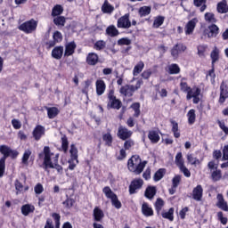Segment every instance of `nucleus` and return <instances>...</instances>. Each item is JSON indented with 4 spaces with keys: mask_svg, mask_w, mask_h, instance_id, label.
<instances>
[{
    "mask_svg": "<svg viewBox=\"0 0 228 228\" xmlns=\"http://www.w3.org/2000/svg\"><path fill=\"white\" fill-rule=\"evenodd\" d=\"M39 159H44L43 165L45 167V170L47 168H56L57 172H62L63 167L58 164V154H54L51 152V148L49 146H45L43 152L38 154Z\"/></svg>",
    "mask_w": 228,
    "mask_h": 228,
    "instance_id": "nucleus-1",
    "label": "nucleus"
},
{
    "mask_svg": "<svg viewBox=\"0 0 228 228\" xmlns=\"http://www.w3.org/2000/svg\"><path fill=\"white\" fill-rule=\"evenodd\" d=\"M127 165L130 172H134L135 175H140V174L143 172L145 165H147V161L142 162V159H140V156L134 155L128 159Z\"/></svg>",
    "mask_w": 228,
    "mask_h": 228,
    "instance_id": "nucleus-2",
    "label": "nucleus"
},
{
    "mask_svg": "<svg viewBox=\"0 0 228 228\" xmlns=\"http://www.w3.org/2000/svg\"><path fill=\"white\" fill-rule=\"evenodd\" d=\"M12 149L6 145H1L0 146V152L4 156L0 159V177H3L4 175V168H5V161L6 158H10V152Z\"/></svg>",
    "mask_w": 228,
    "mask_h": 228,
    "instance_id": "nucleus-3",
    "label": "nucleus"
},
{
    "mask_svg": "<svg viewBox=\"0 0 228 228\" xmlns=\"http://www.w3.org/2000/svg\"><path fill=\"white\" fill-rule=\"evenodd\" d=\"M37 26H38V23L37 22V20H30L22 23L19 27V29L20 31H23L24 33H33V31L37 30Z\"/></svg>",
    "mask_w": 228,
    "mask_h": 228,
    "instance_id": "nucleus-4",
    "label": "nucleus"
},
{
    "mask_svg": "<svg viewBox=\"0 0 228 228\" xmlns=\"http://www.w3.org/2000/svg\"><path fill=\"white\" fill-rule=\"evenodd\" d=\"M109 103L108 106L113 110H120L122 108V102L115 96V91L110 90L108 94Z\"/></svg>",
    "mask_w": 228,
    "mask_h": 228,
    "instance_id": "nucleus-5",
    "label": "nucleus"
},
{
    "mask_svg": "<svg viewBox=\"0 0 228 228\" xmlns=\"http://www.w3.org/2000/svg\"><path fill=\"white\" fill-rule=\"evenodd\" d=\"M117 136L119 137L120 140H129V138L133 136V131L120 125L118 129Z\"/></svg>",
    "mask_w": 228,
    "mask_h": 228,
    "instance_id": "nucleus-6",
    "label": "nucleus"
},
{
    "mask_svg": "<svg viewBox=\"0 0 228 228\" xmlns=\"http://www.w3.org/2000/svg\"><path fill=\"white\" fill-rule=\"evenodd\" d=\"M118 28L129 29L131 28V20H129V13L125 14L118 20Z\"/></svg>",
    "mask_w": 228,
    "mask_h": 228,
    "instance_id": "nucleus-7",
    "label": "nucleus"
},
{
    "mask_svg": "<svg viewBox=\"0 0 228 228\" xmlns=\"http://www.w3.org/2000/svg\"><path fill=\"white\" fill-rule=\"evenodd\" d=\"M143 186V180L142 178L135 179L131 182V184L129 185V193L130 195H134V193H136V190H140Z\"/></svg>",
    "mask_w": 228,
    "mask_h": 228,
    "instance_id": "nucleus-8",
    "label": "nucleus"
},
{
    "mask_svg": "<svg viewBox=\"0 0 228 228\" xmlns=\"http://www.w3.org/2000/svg\"><path fill=\"white\" fill-rule=\"evenodd\" d=\"M226 99H228V86L223 81L220 86L219 104H224Z\"/></svg>",
    "mask_w": 228,
    "mask_h": 228,
    "instance_id": "nucleus-9",
    "label": "nucleus"
},
{
    "mask_svg": "<svg viewBox=\"0 0 228 228\" xmlns=\"http://www.w3.org/2000/svg\"><path fill=\"white\" fill-rule=\"evenodd\" d=\"M119 94L125 97H133V94H134V86L126 85L121 86L119 89Z\"/></svg>",
    "mask_w": 228,
    "mask_h": 228,
    "instance_id": "nucleus-10",
    "label": "nucleus"
},
{
    "mask_svg": "<svg viewBox=\"0 0 228 228\" xmlns=\"http://www.w3.org/2000/svg\"><path fill=\"white\" fill-rule=\"evenodd\" d=\"M186 51V46L183 44H176L172 49H171V56L173 58H179V54L181 53H184Z\"/></svg>",
    "mask_w": 228,
    "mask_h": 228,
    "instance_id": "nucleus-11",
    "label": "nucleus"
},
{
    "mask_svg": "<svg viewBox=\"0 0 228 228\" xmlns=\"http://www.w3.org/2000/svg\"><path fill=\"white\" fill-rule=\"evenodd\" d=\"M220 28L216 24L208 26V28L205 30V33L208 35V38H215L218 36Z\"/></svg>",
    "mask_w": 228,
    "mask_h": 228,
    "instance_id": "nucleus-12",
    "label": "nucleus"
},
{
    "mask_svg": "<svg viewBox=\"0 0 228 228\" xmlns=\"http://www.w3.org/2000/svg\"><path fill=\"white\" fill-rule=\"evenodd\" d=\"M104 212L99 207H95L93 210V220L94 222H102Z\"/></svg>",
    "mask_w": 228,
    "mask_h": 228,
    "instance_id": "nucleus-13",
    "label": "nucleus"
},
{
    "mask_svg": "<svg viewBox=\"0 0 228 228\" xmlns=\"http://www.w3.org/2000/svg\"><path fill=\"white\" fill-rule=\"evenodd\" d=\"M204 192V189H202V185H197L192 190V199L194 200H197L200 202V200H202V193Z\"/></svg>",
    "mask_w": 228,
    "mask_h": 228,
    "instance_id": "nucleus-14",
    "label": "nucleus"
},
{
    "mask_svg": "<svg viewBox=\"0 0 228 228\" xmlns=\"http://www.w3.org/2000/svg\"><path fill=\"white\" fill-rule=\"evenodd\" d=\"M198 22H199V20L197 18H193L189 22H187L185 26V35H191Z\"/></svg>",
    "mask_w": 228,
    "mask_h": 228,
    "instance_id": "nucleus-15",
    "label": "nucleus"
},
{
    "mask_svg": "<svg viewBox=\"0 0 228 228\" xmlns=\"http://www.w3.org/2000/svg\"><path fill=\"white\" fill-rule=\"evenodd\" d=\"M45 134V127L40 125L37 126L33 131V136L35 140H37V142H38V140H40V138H42V136H44Z\"/></svg>",
    "mask_w": 228,
    "mask_h": 228,
    "instance_id": "nucleus-16",
    "label": "nucleus"
},
{
    "mask_svg": "<svg viewBox=\"0 0 228 228\" xmlns=\"http://www.w3.org/2000/svg\"><path fill=\"white\" fill-rule=\"evenodd\" d=\"M217 203L216 206L219 208V209H222L223 211H228V205L227 201L224 199V195L217 194Z\"/></svg>",
    "mask_w": 228,
    "mask_h": 228,
    "instance_id": "nucleus-17",
    "label": "nucleus"
},
{
    "mask_svg": "<svg viewBox=\"0 0 228 228\" xmlns=\"http://www.w3.org/2000/svg\"><path fill=\"white\" fill-rule=\"evenodd\" d=\"M86 63L87 65L95 66L99 63V55L95 53H88L86 57Z\"/></svg>",
    "mask_w": 228,
    "mask_h": 228,
    "instance_id": "nucleus-18",
    "label": "nucleus"
},
{
    "mask_svg": "<svg viewBox=\"0 0 228 228\" xmlns=\"http://www.w3.org/2000/svg\"><path fill=\"white\" fill-rule=\"evenodd\" d=\"M52 56L55 60H61V56H63V46H57L53 49Z\"/></svg>",
    "mask_w": 228,
    "mask_h": 228,
    "instance_id": "nucleus-19",
    "label": "nucleus"
},
{
    "mask_svg": "<svg viewBox=\"0 0 228 228\" xmlns=\"http://www.w3.org/2000/svg\"><path fill=\"white\" fill-rule=\"evenodd\" d=\"M106 90V84L103 80H97L96 81V94L97 95H102Z\"/></svg>",
    "mask_w": 228,
    "mask_h": 228,
    "instance_id": "nucleus-20",
    "label": "nucleus"
},
{
    "mask_svg": "<svg viewBox=\"0 0 228 228\" xmlns=\"http://www.w3.org/2000/svg\"><path fill=\"white\" fill-rule=\"evenodd\" d=\"M77 152H78V151H77V147H76V144H71L70 150H69L71 161L79 163V160H77V158H78Z\"/></svg>",
    "mask_w": 228,
    "mask_h": 228,
    "instance_id": "nucleus-21",
    "label": "nucleus"
},
{
    "mask_svg": "<svg viewBox=\"0 0 228 228\" xmlns=\"http://www.w3.org/2000/svg\"><path fill=\"white\" fill-rule=\"evenodd\" d=\"M74 51H76V43L70 42L66 45L64 55L72 56V54H74Z\"/></svg>",
    "mask_w": 228,
    "mask_h": 228,
    "instance_id": "nucleus-22",
    "label": "nucleus"
},
{
    "mask_svg": "<svg viewBox=\"0 0 228 228\" xmlns=\"http://www.w3.org/2000/svg\"><path fill=\"white\" fill-rule=\"evenodd\" d=\"M35 211V206L30 204H26L21 207V213L24 216H28L29 213H33Z\"/></svg>",
    "mask_w": 228,
    "mask_h": 228,
    "instance_id": "nucleus-23",
    "label": "nucleus"
},
{
    "mask_svg": "<svg viewBox=\"0 0 228 228\" xmlns=\"http://www.w3.org/2000/svg\"><path fill=\"white\" fill-rule=\"evenodd\" d=\"M148 138L151 143H158L160 140L159 134L154 130L149 132Z\"/></svg>",
    "mask_w": 228,
    "mask_h": 228,
    "instance_id": "nucleus-24",
    "label": "nucleus"
},
{
    "mask_svg": "<svg viewBox=\"0 0 228 228\" xmlns=\"http://www.w3.org/2000/svg\"><path fill=\"white\" fill-rule=\"evenodd\" d=\"M200 95V88H191L188 93H187V96L186 99L187 101H190L191 99H193V97H197Z\"/></svg>",
    "mask_w": 228,
    "mask_h": 228,
    "instance_id": "nucleus-25",
    "label": "nucleus"
},
{
    "mask_svg": "<svg viewBox=\"0 0 228 228\" xmlns=\"http://www.w3.org/2000/svg\"><path fill=\"white\" fill-rule=\"evenodd\" d=\"M114 10H115V7L110 4L108 0H105L102 6V12H103V13H113Z\"/></svg>",
    "mask_w": 228,
    "mask_h": 228,
    "instance_id": "nucleus-26",
    "label": "nucleus"
},
{
    "mask_svg": "<svg viewBox=\"0 0 228 228\" xmlns=\"http://www.w3.org/2000/svg\"><path fill=\"white\" fill-rule=\"evenodd\" d=\"M217 12H218V13H227L228 6H227L226 0H223L222 2L217 4Z\"/></svg>",
    "mask_w": 228,
    "mask_h": 228,
    "instance_id": "nucleus-27",
    "label": "nucleus"
},
{
    "mask_svg": "<svg viewBox=\"0 0 228 228\" xmlns=\"http://www.w3.org/2000/svg\"><path fill=\"white\" fill-rule=\"evenodd\" d=\"M48 118H55L60 110L56 107H46Z\"/></svg>",
    "mask_w": 228,
    "mask_h": 228,
    "instance_id": "nucleus-28",
    "label": "nucleus"
},
{
    "mask_svg": "<svg viewBox=\"0 0 228 228\" xmlns=\"http://www.w3.org/2000/svg\"><path fill=\"white\" fill-rule=\"evenodd\" d=\"M65 22H67V19L64 16H57L53 19V23L59 28H63Z\"/></svg>",
    "mask_w": 228,
    "mask_h": 228,
    "instance_id": "nucleus-29",
    "label": "nucleus"
},
{
    "mask_svg": "<svg viewBox=\"0 0 228 228\" xmlns=\"http://www.w3.org/2000/svg\"><path fill=\"white\" fill-rule=\"evenodd\" d=\"M151 6H142L140 7L138 13L140 17H147V15H151Z\"/></svg>",
    "mask_w": 228,
    "mask_h": 228,
    "instance_id": "nucleus-30",
    "label": "nucleus"
},
{
    "mask_svg": "<svg viewBox=\"0 0 228 228\" xmlns=\"http://www.w3.org/2000/svg\"><path fill=\"white\" fill-rule=\"evenodd\" d=\"M142 211L144 216H152L154 215V211H152V208L147 203L142 204Z\"/></svg>",
    "mask_w": 228,
    "mask_h": 228,
    "instance_id": "nucleus-31",
    "label": "nucleus"
},
{
    "mask_svg": "<svg viewBox=\"0 0 228 228\" xmlns=\"http://www.w3.org/2000/svg\"><path fill=\"white\" fill-rule=\"evenodd\" d=\"M208 0H194V6H197V8H200V12H206V8H208V5H206Z\"/></svg>",
    "mask_w": 228,
    "mask_h": 228,
    "instance_id": "nucleus-32",
    "label": "nucleus"
},
{
    "mask_svg": "<svg viewBox=\"0 0 228 228\" xmlns=\"http://www.w3.org/2000/svg\"><path fill=\"white\" fill-rule=\"evenodd\" d=\"M63 13V7L60 4L55 5L52 10V17H59Z\"/></svg>",
    "mask_w": 228,
    "mask_h": 228,
    "instance_id": "nucleus-33",
    "label": "nucleus"
},
{
    "mask_svg": "<svg viewBox=\"0 0 228 228\" xmlns=\"http://www.w3.org/2000/svg\"><path fill=\"white\" fill-rule=\"evenodd\" d=\"M165 174H167V169H165V168H160V169H159V170L155 173V175H154V176H153L154 181H156V182L161 181V178H162V177H165Z\"/></svg>",
    "mask_w": 228,
    "mask_h": 228,
    "instance_id": "nucleus-34",
    "label": "nucleus"
},
{
    "mask_svg": "<svg viewBox=\"0 0 228 228\" xmlns=\"http://www.w3.org/2000/svg\"><path fill=\"white\" fill-rule=\"evenodd\" d=\"M170 122L172 124V131L174 133L175 138H179L181 136V133H179V125L177 124V122L172 119L170 120Z\"/></svg>",
    "mask_w": 228,
    "mask_h": 228,
    "instance_id": "nucleus-35",
    "label": "nucleus"
},
{
    "mask_svg": "<svg viewBox=\"0 0 228 228\" xmlns=\"http://www.w3.org/2000/svg\"><path fill=\"white\" fill-rule=\"evenodd\" d=\"M147 199H154V195H156V187L149 186L144 193Z\"/></svg>",
    "mask_w": 228,
    "mask_h": 228,
    "instance_id": "nucleus-36",
    "label": "nucleus"
},
{
    "mask_svg": "<svg viewBox=\"0 0 228 228\" xmlns=\"http://www.w3.org/2000/svg\"><path fill=\"white\" fill-rule=\"evenodd\" d=\"M102 140L105 142V145L111 147V144L113 143V136H111L110 133L104 134L102 135Z\"/></svg>",
    "mask_w": 228,
    "mask_h": 228,
    "instance_id": "nucleus-37",
    "label": "nucleus"
},
{
    "mask_svg": "<svg viewBox=\"0 0 228 228\" xmlns=\"http://www.w3.org/2000/svg\"><path fill=\"white\" fill-rule=\"evenodd\" d=\"M143 67H145V64L143 61H139L134 68L133 74L134 76H138L142 70H143Z\"/></svg>",
    "mask_w": 228,
    "mask_h": 228,
    "instance_id": "nucleus-38",
    "label": "nucleus"
},
{
    "mask_svg": "<svg viewBox=\"0 0 228 228\" xmlns=\"http://www.w3.org/2000/svg\"><path fill=\"white\" fill-rule=\"evenodd\" d=\"M175 165L179 167L184 166V159H183V152H178L175 159Z\"/></svg>",
    "mask_w": 228,
    "mask_h": 228,
    "instance_id": "nucleus-39",
    "label": "nucleus"
},
{
    "mask_svg": "<svg viewBox=\"0 0 228 228\" xmlns=\"http://www.w3.org/2000/svg\"><path fill=\"white\" fill-rule=\"evenodd\" d=\"M106 33L109 37H117L118 35V29H117L115 26L111 25L107 28Z\"/></svg>",
    "mask_w": 228,
    "mask_h": 228,
    "instance_id": "nucleus-40",
    "label": "nucleus"
},
{
    "mask_svg": "<svg viewBox=\"0 0 228 228\" xmlns=\"http://www.w3.org/2000/svg\"><path fill=\"white\" fill-rule=\"evenodd\" d=\"M102 191L104 193V195L107 197V199H113L115 196H117V194H115V192H113V191H111V188H110V186H106L102 189Z\"/></svg>",
    "mask_w": 228,
    "mask_h": 228,
    "instance_id": "nucleus-41",
    "label": "nucleus"
},
{
    "mask_svg": "<svg viewBox=\"0 0 228 228\" xmlns=\"http://www.w3.org/2000/svg\"><path fill=\"white\" fill-rule=\"evenodd\" d=\"M165 22V17L164 16H158L155 18L153 21V28H159L160 26H163V23Z\"/></svg>",
    "mask_w": 228,
    "mask_h": 228,
    "instance_id": "nucleus-42",
    "label": "nucleus"
},
{
    "mask_svg": "<svg viewBox=\"0 0 228 228\" xmlns=\"http://www.w3.org/2000/svg\"><path fill=\"white\" fill-rule=\"evenodd\" d=\"M187 117H188V122L191 126L195 124V118H196L195 110L193 109L190 110L189 112L187 113Z\"/></svg>",
    "mask_w": 228,
    "mask_h": 228,
    "instance_id": "nucleus-43",
    "label": "nucleus"
},
{
    "mask_svg": "<svg viewBox=\"0 0 228 228\" xmlns=\"http://www.w3.org/2000/svg\"><path fill=\"white\" fill-rule=\"evenodd\" d=\"M211 178L214 183H216L222 179V171L220 169H216L211 174Z\"/></svg>",
    "mask_w": 228,
    "mask_h": 228,
    "instance_id": "nucleus-44",
    "label": "nucleus"
},
{
    "mask_svg": "<svg viewBox=\"0 0 228 228\" xmlns=\"http://www.w3.org/2000/svg\"><path fill=\"white\" fill-rule=\"evenodd\" d=\"M204 17L206 22H210L211 24L216 23V18H215V14L213 12H207Z\"/></svg>",
    "mask_w": 228,
    "mask_h": 228,
    "instance_id": "nucleus-45",
    "label": "nucleus"
},
{
    "mask_svg": "<svg viewBox=\"0 0 228 228\" xmlns=\"http://www.w3.org/2000/svg\"><path fill=\"white\" fill-rule=\"evenodd\" d=\"M163 218H167V220H170V222H174V208H171L167 212L162 213Z\"/></svg>",
    "mask_w": 228,
    "mask_h": 228,
    "instance_id": "nucleus-46",
    "label": "nucleus"
},
{
    "mask_svg": "<svg viewBox=\"0 0 228 228\" xmlns=\"http://www.w3.org/2000/svg\"><path fill=\"white\" fill-rule=\"evenodd\" d=\"M61 149L65 153L69 151V139L67 138V135L61 137Z\"/></svg>",
    "mask_w": 228,
    "mask_h": 228,
    "instance_id": "nucleus-47",
    "label": "nucleus"
},
{
    "mask_svg": "<svg viewBox=\"0 0 228 228\" xmlns=\"http://www.w3.org/2000/svg\"><path fill=\"white\" fill-rule=\"evenodd\" d=\"M132 110H134V117H135V118H138V117H140V103L139 102H134L131 105Z\"/></svg>",
    "mask_w": 228,
    "mask_h": 228,
    "instance_id": "nucleus-48",
    "label": "nucleus"
},
{
    "mask_svg": "<svg viewBox=\"0 0 228 228\" xmlns=\"http://www.w3.org/2000/svg\"><path fill=\"white\" fill-rule=\"evenodd\" d=\"M169 74H179L181 72V69L177 64H171L168 67Z\"/></svg>",
    "mask_w": 228,
    "mask_h": 228,
    "instance_id": "nucleus-49",
    "label": "nucleus"
},
{
    "mask_svg": "<svg viewBox=\"0 0 228 228\" xmlns=\"http://www.w3.org/2000/svg\"><path fill=\"white\" fill-rule=\"evenodd\" d=\"M191 89V87L188 86V84L184 82V78H183L180 83V90L184 94H188V91Z\"/></svg>",
    "mask_w": 228,
    "mask_h": 228,
    "instance_id": "nucleus-50",
    "label": "nucleus"
},
{
    "mask_svg": "<svg viewBox=\"0 0 228 228\" xmlns=\"http://www.w3.org/2000/svg\"><path fill=\"white\" fill-rule=\"evenodd\" d=\"M187 160L191 165H199L200 163V161L197 158L193 157L192 154H187Z\"/></svg>",
    "mask_w": 228,
    "mask_h": 228,
    "instance_id": "nucleus-51",
    "label": "nucleus"
},
{
    "mask_svg": "<svg viewBox=\"0 0 228 228\" xmlns=\"http://www.w3.org/2000/svg\"><path fill=\"white\" fill-rule=\"evenodd\" d=\"M110 200L112 202V206H114L116 209H120L122 208V203L118 200V197H117V195L114 198H111Z\"/></svg>",
    "mask_w": 228,
    "mask_h": 228,
    "instance_id": "nucleus-52",
    "label": "nucleus"
},
{
    "mask_svg": "<svg viewBox=\"0 0 228 228\" xmlns=\"http://www.w3.org/2000/svg\"><path fill=\"white\" fill-rule=\"evenodd\" d=\"M163 205H164L163 200H161V198L157 199V201L155 203V208L158 215H159V212L161 211Z\"/></svg>",
    "mask_w": 228,
    "mask_h": 228,
    "instance_id": "nucleus-53",
    "label": "nucleus"
},
{
    "mask_svg": "<svg viewBox=\"0 0 228 228\" xmlns=\"http://www.w3.org/2000/svg\"><path fill=\"white\" fill-rule=\"evenodd\" d=\"M52 217L55 222V228H60V220H61V216L58 213H53Z\"/></svg>",
    "mask_w": 228,
    "mask_h": 228,
    "instance_id": "nucleus-54",
    "label": "nucleus"
},
{
    "mask_svg": "<svg viewBox=\"0 0 228 228\" xmlns=\"http://www.w3.org/2000/svg\"><path fill=\"white\" fill-rule=\"evenodd\" d=\"M29 156H31V151L26 150L22 157L23 165H28V160L29 159Z\"/></svg>",
    "mask_w": 228,
    "mask_h": 228,
    "instance_id": "nucleus-55",
    "label": "nucleus"
},
{
    "mask_svg": "<svg viewBox=\"0 0 228 228\" xmlns=\"http://www.w3.org/2000/svg\"><path fill=\"white\" fill-rule=\"evenodd\" d=\"M181 179H182L181 175H175V176L172 179V186H174V188H177V186H179V184H180V183H181Z\"/></svg>",
    "mask_w": 228,
    "mask_h": 228,
    "instance_id": "nucleus-56",
    "label": "nucleus"
},
{
    "mask_svg": "<svg viewBox=\"0 0 228 228\" xmlns=\"http://www.w3.org/2000/svg\"><path fill=\"white\" fill-rule=\"evenodd\" d=\"M104 47H106V42L101 40V41H97L95 44H94V48L97 50V51H101L102 49H104Z\"/></svg>",
    "mask_w": 228,
    "mask_h": 228,
    "instance_id": "nucleus-57",
    "label": "nucleus"
},
{
    "mask_svg": "<svg viewBox=\"0 0 228 228\" xmlns=\"http://www.w3.org/2000/svg\"><path fill=\"white\" fill-rule=\"evenodd\" d=\"M53 37V40L57 43L61 42L63 40V36L60 31H55Z\"/></svg>",
    "mask_w": 228,
    "mask_h": 228,
    "instance_id": "nucleus-58",
    "label": "nucleus"
},
{
    "mask_svg": "<svg viewBox=\"0 0 228 228\" xmlns=\"http://www.w3.org/2000/svg\"><path fill=\"white\" fill-rule=\"evenodd\" d=\"M34 191L37 195H40V194L44 193V186L42 185V183H37L34 187Z\"/></svg>",
    "mask_w": 228,
    "mask_h": 228,
    "instance_id": "nucleus-59",
    "label": "nucleus"
},
{
    "mask_svg": "<svg viewBox=\"0 0 228 228\" xmlns=\"http://www.w3.org/2000/svg\"><path fill=\"white\" fill-rule=\"evenodd\" d=\"M118 45H131V39L125 37L118 41Z\"/></svg>",
    "mask_w": 228,
    "mask_h": 228,
    "instance_id": "nucleus-60",
    "label": "nucleus"
},
{
    "mask_svg": "<svg viewBox=\"0 0 228 228\" xmlns=\"http://www.w3.org/2000/svg\"><path fill=\"white\" fill-rule=\"evenodd\" d=\"M133 145H134V142L131 139H128L124 142V149L126 151H129L133 147Z\"/></svg>",
    "mask_w": 228,
    "mask_h": 228,
    "instance_id": "nucleus-61",
    "label": "nucleus"
},
{
    "mask_svg": "<svg viewBox=\"0 0 228 228\" xmlns=\"http://www.w3.org/2000/svg\"><path fill=\"white\" fill-rule=\"evenodd\" d=\"M179 169L181 170V172H183V175L185 176V177H191V173L190 172V170L189 169H187V167H186V166H181L180 167H179Z\"/></svg>",
    "mask_w": 228,
    "mask_h": 228,
    "instance_id": "nucleus-62",
    "label": "nucleus"
},
{
    "mask_svg": "<svg viewBox=\"0 0 228 228\" xmlns=\"http://www.w3.org/2000/svg\"><path fill=\"white\" fill-rule=\"evenodd\" d=\"M211 58H212V65H215L216 61H218V51L216 49H215L211 54H210Z\"/></svg>",
    "mask_w": 228,
    "mask_h": 228,
    "instance_id": "nucleus-63",
    "label": "nucleus"
},
{
    "mask_svg": "<svg viewBox=\"0 0 228 228\" xmlns=\"http://www.w3.org/2000/svg\"><path fill=\"white\" fill-rule=\"evenodd\" d=\"M223 161H228V145L224 146L223 150Z\"/></svg>",
    "mask_w": 228,
    "mask_h": 228,
    "instance_id": "nucleus-64",
    "label": "nucleus"
}]
</instances>
